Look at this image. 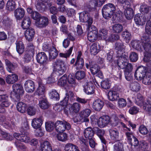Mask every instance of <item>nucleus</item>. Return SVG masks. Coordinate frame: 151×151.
I'll list each match as a JSON object with an SVG mask.
<instances>
[{"mask_svg":"<svg viewBox=\"0 0 151 151\" xmlns=\"http://www.w3.org/2000/svg\"><path fill=\"white\" fill-rule=\"evenodd\" d=\"M54 68L56 73L59 76L63 75L67 69L66 66L65 62L60 59L57 60L54 62Z\"/></svg>","mask_w":151,"mask_h":151,"instance_id":"nucleus-1","label":"nucleus"},{"mask_svg":"<svg viewBox=\"0 0 151 151\" xmlns=\"http://www.w3.org/2000/svg\"><path fill=\"white\" fill-rule=\"evenodd\" d=\"M142 51H144L145 55L147 56L148 54L151 55V40L149 36L145 35L142 40Z\"/></svg>","mask_w":151,"mask_h":151,"instance_id":"nucleus-2","label":"nucleus"},{"mask_svg":"<svg viewBox=\"0 0 151 151\" xmlns=\"http://www.w3.org/2000/svg\"><path fill=\"white\" fill-rule=\"evenodd\" d=\"M56 131L59 133L63 132L65 130H68L70 129V124L65 121H58L55 124Z\"/></svg>","mask_w":151,"mask_h":151,"instance_id":"nucleus-3","label":"nucleus"},{"mask_svg":"<svg viewBox=\"0 0 151 151\" xmlns=\"http://www.w3.org/2000/svg\"><path fill=\"white\" fill-rule=\"evenodd\" d=\"M147 70V68L142 66L138 67L134 73V77L138 80H142L146 76Z\"/></svg>","mask_w":151,"mask_h":151,"instance_id":"nucleus-4","label":"nucleus"},{"mask_svg":"<svg viewBox=\"0 0 151 151\" xmlns=\"http://www.w3.org/2000/svg\"><path fill=\"white\" fill-rule=\"evenodd\" d=\"M90 70L91 73L93 75H96L99 78H102L103 77L102 73L100 70V68L97 64H93V61H89Z\"/></svg>","mask_w":151,"mask_h":151,"instance_id":"nucleus-5","label":"nucleus"},{"mask_svg":"<svg viewBox=\"0 0 151 151\" xmlns=\"http://www.w3.org/2000/svg\"><path fill=\"white\" fill-rule=\"evenodd\" d=\"M105 1V0H92L89 2L88 6L85 7V9L89 11H94L96 7L101 6Z\"/></svg>","mask_w":151,"mask_h":151,"instance_id":"nucleus-6","label":"nucleus"},{"mask_svg":"<svg viewBox=\"0 0 151 151\" xmlns=\"http://www.w3.org/2000/svg\"><path fill=\"white\" fill-rule=\"evenodd\" d=\"M88 34V40L91 42H95L97 39L98 31L97 28L94 26H92L91 29H89Z\"/></svg>","mask_w":151,"mask_h":151,"instance_id":"nucleus-7","label":"nucleus"},{"mask_svg":"<svg viewBox=\"0 0 151 151\" xmlns=\"http://www.w3.org/2000/svg\"><path fill=\"white\" fill-rule=\"evenodd\" d=\"M134 20L136 24L139 25H143L146 22L150 21L147 18H146L145 15H141L139 14H137L135 16Z\"/></svg>","mask_w":151,"mask_h":151,"instance_id":"nucleus-8","label":"nucleus"},{"mask_svg":"<svg viewBox=\"0 0 151 151\" xmlns=\"http://www.w3.org/2000/svg\"><path fill=\"white\" fill-rule=\"evenodd\" d=\"M35 25L38 28H42L45 27L49 24V19L46 17H41L39 19L35 22Z\"/></svg>","mask_w":151,"mask_h":151,"instance_id":"nucleus-9","label":"nucleus"},{"mask_svg":"<svg viewBox=\"0 0 151 151\" xmlns=\"http://www.w3.org/2000/svg\"><path fill=\"white\" fill-rule=\"evenodd\" d=\"M36 59L37 62L41 65H44L47 63L48 58L44 52L38 53L37 55Z\"/></svg>","mask_w":151,"mask_h":151,"instance_id":"nucleus-10","label":"nucleus"},{"mask_svg":"<svg viewBox=\"0 0 151 151\" xmlns=\"http://www.w3.org/2000/svg\"><path fill=\"white\" fill-rule=\"evenodd\" d=\"M83 91L88 95L93 94L94 92V87L91 82H86L83 86Z\"/></svg>","mask_w":151,"mask_h":151,"instance_id":"nucleus-11","label":"nucleus"},{"mask_svg":"<svg viewBox=\"0 0 151 151\" xmlns=\"http://www.w3.org/2000/svg\"><path fill=\"white\" fill-rule=\"evenodd\" d=\"M110 121V118L107 115L103 116L100 117L97 122L98 126L101 128L104 127Z\"/></svg>","mask_w":151,"mask_h":151,"instance_id":"nucleus-12","label":"nucleus"},{"mask_svg":"<svg viewBox=\"0 0 151 151\" xmlns=\"http://www.w3.org/2000/svg\"><path fill=\"white\" fill-rule=\"evenodd\" d=\"M25 90L29 93H32L35 90V86L34 82L31 80H28L25 81L24 84Z\"/></svg>","mask_w":151,"mask_h":151,"instance_id":"nucleus-13","label":"nucleus"},{"mask_svg":"<svg viewBox=\"0 0 151 151\" xmlns=\"http://www.w3.org/2000/svg\"><path fill=\"white\" fill-rule=\"evenodd\" d=\"M119 57L117 60V64L119 67L123 69L125 68L126 64L128 62L127 57L125 56L118 55Z\"/></svg>","mask_w":151,"mask_h":151,"instance_id":"nucleus-14","label":"nucleus"},{"mask_svg":"<svg viewBox=\"0 0 151 151\" xmlns=\"http://www.w3.org/2000/svg\"><path fill=\"white\" fill-rule=\"evenodd\" d=\"M109 132L111 140L113 142L119 141V132L116 129H110Z\"/></svg>","mask_w":151,"mask_h":151,"instance_id":"nucleus-15","label":"nucleus"},{"mask_svg":"<svg viewBox=\"0 0 151 151\" xmlns=\"http://www.w3.org/2000/svg\"><path fill=\"white\" fill-rule=\"evenodd\" d=\"M91 110L88 109H86L81 111L79 113V116L84 120L85 122H88L89 120L87 118L90 115Z\"/></svg>","mask_w":151,"mask_h":151,"instance_id":"nucleus-16","label":"nucleus"},{"mask_svg":"<svg viewBox=\"0 0 151 151\" xmlns=\"http://www.w3.org/2000/svg\"><path fill=\"white\" fill-rule=\"evenodd\" d=\"M13 92L17 95L18 98H19V95L23 94L24 91L23 87L20 84L15 83L12 86Z\"/></svg>","mask_w":151,"mask_h":151,"instance_id":"nucleus-17","label":"nucleus"},{"mask_svg":"<svg viewBox=\"0 0 151 151\" xmlns=\"http://www.w3.org/2000/svg\"><path fill=\"white\" fill-rule=\"evenodd\" d=\"M84 65L83 59H76L75 64L72 66V70L74 71L82 69Z\"/></svg>","mask_w":151,"mask_h":151,"instance_id":"nucleus-18","label":"nucleus"},{"mask_svg":"<svg viewBox=\"0 0 151 151\" xmlns=\"http://www.w3.org/2000/svg\"><path fill=\"white\" fill-rule=\"evenodd\" d=\"M43 120L42 117L33 119L32 122V126L35 129L40 128L43 123Z\"/></svg>","mask_w":151,"mask_h":151,"instance_id":"nucleus-19","label":"nucleus"},{"mask_svg":"<svg viewBox=\"0 0 151 151\" xmlns=\"http://www.w3.org/2000/svg\"><path fill=\"white\" fill-rule=\"evenodd\" d=\"M104 105L103 102L99 99H96L93 102L92 107L96 111H100Z\"/></svg>","mask_w":151,"mask_h":151,"instance_id":"nucleus-20","label":"nucleus"},{"mask_svg":"<svg viewBox=\"0 0 151 151\" xmlns=\"http://www.w3.org/2000/svg\"><path fill=\"white\" fill-rule=\"evenodd\" d=\"M35 32L34 29L30 28L27 29L25 32L26 39L29 41H31L33 40Z\"/></svg>","mask_w":151,"mask_h":151,"instance_id":"nucleus-21","label":"nucleus"},{"mask_svg":"<svg viewBox=\"0 0 151 151\" xmlns=\"http://www.w3.org/2000/svg\"><path fill=\"white\" fill-rule=\"evenodd\" d=\"M125 47L124 43L121 41L117 42L115 44V49L118 55L122 54Z\"/></svg>","mask_w":151,"mask_h":151,"instance_id":"nucleus-22","label":"nucleus"},{"mask_svg":"<svg viewBox=\"0 0 151 151\" xmlns=\"http://www.w3.org/2000/svg\"><path fill=\"white\" fill-rule=\"evenodd\" d=\"M25 14L24 9L22 8H18L14 11V16L17 20L21 19Z\"/></svg>","mask_w":151,"mask_h":151,"instance_id":"nucleus-23","label":"nucleus"},{"mask_svg":"<svg viewBox=\"0 0 151 151\" xmlns=\"http://www.w3.org/2000/svg\"><path fill=\"white\" fill-rule=\"evenodd\" d=\"M83 133L85 137L88 139L93 138L94 134L93 130L90 127H88L86 129L84 130Z\"/></svg>","mask_w":151,"mask_h":151,"instance_id":"nucleus-24","label":"nucleus"},{"mask_svg":"<svg viewBox=\"0 0 151 151\" xmlns=\"http://www.w3.org/2000/svg\"><path fill=\"white\" fill-rule=\"evenodd\" d=\"M8 99L9 96L6 94L0 95V102H1V104L6 107H9L11 104Z\"/></svg>","mask_w":151,"mask_h":151,"instance_id":"nucleus-25","label":"nucleus"},{"mask_svg":"<svg viewBox=\"0 0 151 151\" xmlns=\"http://www.w3.org/2000/svg\"><path fill=\"white\" fill-rule=\"evenodd\" d=\"M42 151H52L51 143L47 141L43 142L41 145Z\"/></svg>","mask_w":151,"mask_h":151,"instance_id":"nucleus-26","label":"nucleus"},{"mask_svg":"<svg viewBox=\"0 0 151 151\" xmlns=\"http://www.w3.org/2000/svg\"><path fill=\"white\" fill-rule=\"evenodd\" d=\"M18 79V76L15 74L7 75L6 78V81L8 84H12Z\"/></svg>","mask_w":151,"mask_h":151,"instance_id":"nucleus-27","label":"nucleus"},{"mask_svg":"<svg viewBox=\"0 0 151 151\" xmlns=\"http://www.w3.org/2000/svg\"><path fill=\"white\" fill-rule=\"evenodd\" d=\"M39 105L40 107L43 109H46L49 106L48 102L45 96H42L39 99Z\"/></svg>","mask_w":151,"mask_h":151,"instance_id":"nucleus-28","label":"nucleus"},{"mask_svg":"<svg viewBox=\"0 0 151 151\" xmlns=\"http://www.w3.org/2000/svg\"><path fill=\"white\" fill-rule=\"evenodd\" d=\"M46 91V88L44 84L39 83V86L36 90L35 93L38 96L43 95Z\"/></svg>","mask_w":151,"mask_h":151,"instance_id":"nucleus-29","label":"nucleus"},{"mask_svg":"<svg viewBox=\"0 0 151 151\" xmlns=\"http://www.w3.org/2000/svg\"><path fill=\"white\" fill-rule=\"evenodd\" d=\"M5 63L7 66V70L8 72L10 73L12 71L14 70L17 67V65L16 63H12L7 59L5 60Z\"/></svg>","mask_w":151,"mask_h":151,"instance_id":"nucleus-30","label":"nucleus"},{"mask_svg":"<svg viewBox=\"0 0 151 151\" xmlns=\"http://www.w3.org/2000/svg\"><path fill=\"white\" fill-rule=\"evenodd\" d=\"M17 108L19 111L21 113H24L27 110V105L23 102H20L17 104Z\"/></svg>","mask_w":151,"mask_h":151,"instance_id":"nucleus-31","label":"nucleus"},{"mask_svg":"<svg viewBox=\"0 0 151 151\" xmlns=\"http://www.w3.org/2000/svg\"><path fill=\"white\" fill-rule=\"evenodd\" d=\"M100 49V46L99 44L94 43L91 46L90 51L92 55H95L99 51Z\"/></svg>","mask_w":151,"mask_h":151,"instance_id":"nucleus-32","label":"nucleus"},{"mask_svg":"<svg viewBox=\"0 0 151 151\" xmlns=\"http://www.w3.org/2000/svg\"><path fill=\"white\" fill-rule=\"evenodd\" d=\"M31 20L29 17H25L22 21V27L23 29H28L31 24Z\"/></svg>","mask_w":151,"mask_h":151,"instance_id":"nucleus-33","label":"nucleus"},{"mask_svg":"<svg viewBox=\"0 0 151 151\" xmlns=\"http://www.w3.org/2000/svg\"><path fill=\"white\" fill-rule=\"evenodd\" d=\"M16 48L17 52L19 54H22L24 51V47L21 41H17L16 43Z\"/></svg>","mask_w":151,"mask_h":151,"instance_id":"nucleus-34","label":"nucleus"},{"mask_svg":"<svg viewBox=\"0 0 151 151\" xmlns=\"http://www.w3.org/2000/svg\"><path fill=\"white\" fill-rule=\"evenodd\" d=\"M102 14L103 17L106 19L110 18L113 14L104 6L102 9Z\"/></svg>","mask_w":151,"mask_h":151,"instance_id":"nucleus-35","label":"nucleus"},{"mask_svg":"<svg viewBox=\"0 0 151 151\" xmlns=\"http://www.w3.org/2000/svg\"><path fill=\"white\" fill-rule=\"evenodd\" d=\"M141 45V42L139 40H134L131 42V45L133 48L139 51L142 50Z\"/></svg>","mask_w":151,"mask_h":151,"instance_id":"nucleus-36","label":"nucleus"},{"mask_svg":"<svg viewBox=\"0 0 151 151\" xmlns=\"http://www.w3.org/2000/svg\"><path fill=\"white\" fill-rule=\"evenodd\" d=\"M108 98L109 100L114 101L117 100L119 97V94L116 91H110L108 93Z\"/></svg>","mask_w":151,"mask_h":151,"instance_id":"nucleus-37","label":"nucleus"},{"mask_svg":"<svg viewBox=\"0 0 151 151\" xmlns=\"http://www.w3.org/2000/svg\"><path fill=\"white\" fill-rule=\"evenodd\" d=\"M81 109V105L78 103H73L71 105L70 110L75 113H78Z\"/></svg>","mask_w":151,"mask_h":151,"instance_id":"nucleus-38","label":"nucleus"},{"mask_svg":"<svg viewBox=\"0 0 151 151\" xmlns=\"http://www.w3.org/2000/svg\"><path fill=\"white\" fill-rule=\"evenodd\" d=\"M105 133V131L104 130L98 129L97 130L96 134L100 138L101 142L106 145V141L104 137Z\"/></svg>","mask_w":151,"mask_h":151,"instance_id":"nucleus-39","label":"nucleus"},{"mask_svg":"<svg viewBox=\"0 0 151 151\" xmlns=\"http://www.w3.org/2000/svg\"><path fill=\"white\" fill-rule=\"evenodd\" d=\"M89 14L87 11H83L79 14V19L81 22H85L89 18Z\"/></svg>","mask_w":151,"mask_h":151,"instance_id":"nucleus-40","label":"nucleus"},{"mask_svg":"<svg viewBox=\"0 0 151 151\" xmlns=\"http://www.w3.org/2000/svg\"><path fill=\"white\" fill-rule=\"evenodd\" d=\"M124 13L126 18L128 19L132 18L134 15L133 10L131 8L124 9Z\"/></svg>","mask_w":151,"mask_h":151,"instance_id":"nucleus-41","label":"nucleus"},{"mask_svg":"<svg viewBox=\"0 0 151 151\" xmlns=\"http://www.w3.org/2000/svg\"><path fill=\"white\" fill-rule=\"evenodd\" d=\"M140 11L142 14H147L151 12V7L145 4H143L140 7Z\"/></svg>","mask_w":151,"mask_h":151,"instance_id":"nucleus-42","label":"nucleus"},{"mask_svg":"<svg viewBox=\"0 0 151 151\" xmlns=\"http://www.w3.org/2000/svg\"><path fill=\"white\" fill-rule=\"evenodd\" d=\"M122 35L123 39L127 43L129 42L131 38V35L127 30L123 32H122Z\"/></svg>","mask_w":151,"mask_h":151,"instance_id":"nucleus-43","label":"nucleus"},{"mask_svg":"<svg viewBox=\"0 0 151 151\" xmlns=\"http://www.w3.org/2000/svg\"><path fill=\"white\" fill-rule=\"evenodd\" d=\"M16 7V4L13 0H9L6 4V9L10 11H13Z\"/></svg>","mask_w":151,"mask_h":151,"instance_id":"nucleus-44","label":"nucleus"},{"mask_svg":"<svg viewBox=\"0 0 151 151\" xmlns=\"http://www.w3.org/2000/svg\"><path fill=\"white\" fill-rule=\"evenodd\" d=\"M49 95L50 98L56 100H58L60 96L58 93L54 89H52L49 93Z\"/></svg>","mask_w":151,"mask_h":151,"instance_id":"nucleus-45","label":"nucleus"},{"mask_svg":"<svg viewBox=\"0 0 151 151\" xmlns=\"http://www.w3.org/2000/svg\"><path fill=\"white\" fill-rule=\"evenodd\" d=\"M123 28L122 25L119 24H115L112 27L114 32L117 33L121 32L122 31Z\"/></svg>","mask_w":151,"mask_h":151,"instance_id":"nucleus-46","label":"nucleus"},{"mask_svg":"<svg viewBox=\"0 0 151 151\" xmlns=\"http://www.w3.org/2000/svg\"><path fill=\"white\" fill-rule=\"evenodd\" d=\"M6 128L9 129L14 126V124L8 119H6L2 124Z\"/></svg>","mask_w":151,"mask_h":151,"instance_id":"nucleus-47","label":"nucleus"},{"mask_svg":"<svg viewBox=\"0 0 151 151\" xmlns=\"http://www.w3.org/2000/svg\"><path fill=\"white\" fill-rule=\"evenodd\" d=\"M142 83L145 85L151 86V74L148 73L142 79Z\"/></svg>","mask_w":151,"mask_h":151,"instance_id":"nucleus-48","label":"nucleus"},{"mask_svg":"<svg viewBox=\"0 0 151 151\" xmlns=\"http://www.w3.org/2000/svg\"><path fill=\"white\" fill-rule=\"evenodd\" d=\"M101 86L104 89H108L111 86V81L108 79H105L101 82Z\"/></svg>","mask_w":151,"mask_h":151,"instance_id":"nucleus-49","label":"nucleus"},{"mask_svg":"<svg viewBox=\"0 0 151 151\" xmlns=\"http://www.w3.org/2000/svg\"><path fill=\"white\" fill-rule=\"evenodd\" d=\"M24 134L20 135V141L25 143H28L30 140V138L28 135L29 134L27 132H24Z\"/></svg>","mask_w":151,"mask_h":151,"instance_id":"nucleus-50","label":"nucleus"},{"mask_svg":"<svg viewBox=\"0 0 151 151\" xmlns=\"http://www.w3.org/2000/svg\"><path fill=\"white\" fill-rule=\"evenodd\" d=\"M130 87L132 90L135 92L139 91L140 88L139 83L137 82H134L132 83Z\"/></svg>","mask_w":151,"mask_h":151,"instance_id":"nucleus-51","label":"nucleus"},{"mask_svg":"<svg viewBox=\"0 0 151 151\" xmlns=\"http://www.w3.org/2000/svg\"><path fill=\"white\" fill-rule=\"evenodd\" d=\"M67 81V76L64 75L58 81V84L60 86H63L65 85Z\"/></svg>","mask_w":151,"mask_h":151,"instance_id":"nucleus-52","label":"nucleus"},{"mask_svg":"<svg viewBox=\"0 0 151 151\" xmlns=\"http://www.w3.org/2000/svg\"><path fill=\"white\" fill-rule=\"evenodd\" d=\"M144 109L151 116V104L150 101L147 100V102L144 104Z\"/></svg>","mask_w":151,"mask_h":151,"instance_id":"nucleus-53","label":"nucleus"},{"mask_svg":"<svg viewBox=\"0 0 151 151\" xmlns=\"http://www.w3.org/2000/svg\"><path fill=\"white\" fill-rule=\"evenodd\" d=\"M118 1L122 4L124 9L131 8L130 3L127 0H118Z\"/></svg>","mask_w":151,"mask_h":151,"instance_id":"nucleus-54","label":"nucleus"},{"mask_svg":"<svg viewBox=\"0 0 151 151\" xmlns=\"http://www.w3.org/2000/svg\"><path fill=\"white\" fill-rule=\"evenodd\" d=\"M50 56L52 58H55L58 55V52L56 49L52 46L51 50L49 51Z\"/></svg>","mask_w":151,"mask_h":151,"instance_id":"nucleus-55","label":"nucleus"},{"mask_svg":"<svg viewBox=\"0 0 151 151\" xmlns=\"http://www.w3.org/2000/svg\"><path fill=\"white\" fill-rule=\"evenodd\" d=\"M85 76V72L82 70L77 71L75 75V76L78 80H81L84 78Z\"/></svg>","mask_w":151,"mask_h":151,"instance_id":"nucleus-56","label":"nucleus"},{"mask_svg":"<svg viewBox=\"0 0 151 151\" xmlns=\"http://www.w3.org/2000/svg\"><path fill=\"white\" fill-rule=\"evenodd\" d=\"M54 123L52 122H49L45 123V128L47 131H52L54 129Z\"/></svg>","mask_w":151,"mask_h":151,"instance_id":"nucleus-57","label":"nucleus"},{"mask_svg":"<svg viewBox=\"0 0 151 151\" xmlns=\"http://www.w3.org/2000/svg\"><path fill=\"white\" fill-rule=\"evenodd\" d=\"M104 6H106V8L108 9L110 12L112 14L115 13L116 11V7L114 5L112 4L109 3L106 4Z\"/></svg>","mask_w":151,"mask_h":151,"instance_id":"nucleus-58","label":"nucleus"},{"mask_svg":"<svg viewBox=\"0 0 151 151\" xmlns=\"http://www.w3.org/2000/svg\"><path fill=\"white\" fill-rule=\"evenodd\" d=\"M57 138L59 140L64 142L67 140V135L65 133H63L57 134Z\"/></svg>","mask_w":151,"mask_h":151,"instance_id":"nucleus-59","label":"nucleus"},{"mask_svg":"<svg viewBox=\"0 0 151 151\" xmlns=\"http://www.w3.org/2000/svg\"><path fill=\"white\" fill-rule=\"evenodd\" d=\"M145 31L148 35H151V21L147 22L145 27Z\"/></svg>","mask_w":151,"mask_h":151,"instance_id":"nucleus-60","label":"nucleus"},{"mask_svg":"<svg viewBox=\"0 0 151 151\" xmlns=\"http://www.w3.org/2000/svg\"><path fill=\"white\" fill-rule=\"evenodd\" d=\"M129 59L130 61L132 62H135L138 60V55L137 54L134 52H131L129 55Z\"/></svg>","mask_w":151,"mask_h":151,"instance_id":"nucleus-61","label":"nucleus"},{"mask_svg":"<svg viewBox=\"0 0 151 151\" xmlns=\"http://www.w3.org/2000/svg\"><path fill=\"white\" fill-rule=\"evenodd\" d=\"M139 131L141 134L143 135H146L148 132L147 128L143 125H142L139 127Z\"/></svg>","mask_w":151,"mask_h":151,"instance_id":"nucleus-62","label":"nucleus"},{"mask_svg":"<svg viewBox=\"0 0 151 151\" xmlns=\"http://www.w3.org/2000/svg\"><path fill=\"white\" fill-rule=\"evenodd\" d=\"M73 49V47H71L68 50L67 53H60L59 54V55L60 57L66 58L67 57H69L71 55Z\"/></svg>","mask_w":151,"mask_h":151,"instance_id":"nucleus-63","label":"nucleus"},{"mask_svg":"<svg viewBox=\"0 0 151 151\" xmlns=\"http://www.w3.org/2000/svg\"><path fill=\"white\" fill-rule=\"evenodd\" d=\"M68 81L69 84H71L72 86H73L76 84L75 81V79L74 76H72V74H70L68 78Z\"/></svg>","mask_w":151,"mask_h":151,"instance_id":"nucleus-64","label":"nucleus"}]
</instances>
